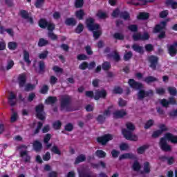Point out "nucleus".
I'll use <instances>...</instances> for the list:
<instances>
[{
  "instance_id": "f257e3e1",
  "label": "nucleus",
  "mask_w": 177,
  "mask_h": 177,
  "mask_svg": "<svg viewBox=\"0 0 177 177\" xmlns=\"http://www.w3.org/2000/svg\"><path fill=\"white\" fill-rule=\"evenodd\" d=\"M128 84L130 88H132V89L139 91L137 94L138 100H143L145 97H152V96L154 95V91H153V90H143V84L139 82H136L133 79H129Z\"/></svg>"
},
{
  "instance_id": "f03ea898",
  "label": "nucleus",
  "mask_w": 177,
  "mask_h": 177,
  "mask_svg": "<svg viewBox=\"0 0 177 177\" xmlns=\"http://www.w3.org/2000/svg\"><path fill=\"white\" fill-rule=\"evenodd\" d=\"M167 140L169 142H171V143H173L174 145H176L177 143V136H174V134L171 133H166L165 134V137H162L160 139L159 141V146L160 149L162 151H171L172 147L171 145H168V142H167Z\"/></svg>"
},
{
  "instance_id": "7ed1b4c3",
  "label": "nucleus",
  "mask_w": 177,
  "mask_h": 177,
  "mask_svg": "<svg viewBox=\"0 0 177 177\" xmlns=\"http://www.w3.org/2000/svg\"><path fill=\"white\" fill-rule=\"evenodd\" d=\"M86 26L88 31L93 32L95 39H98L100 35H102V32L99 30L100 29V25L99 24H95V19L92 17L87 18L86 19Z\"/></svg>"
},
{
  "instance_id": "20e7f679",
  "label": "nucleus",
  "mask_w": 177,
  "mask_h": 177,
  "mask_svg": "<svg viewBox=\"0 0 177 177\" xmlns=\"http://www.w3.org/2000/svg\"><path fill=\"white\" fill-rule=\"evenodd\" d=\"M169 21V19H166L165 21H160V24H156L153 29V32L154 34H158V39H164L167 37V35L165 34V28H167V24Z\"/></svg>"
},
{
  "instance_id": "39448f33",
  "label": "nucleus",
  "mask_w": 177,
  "mask_h": 177,
  "mask_svg": "<svg viewBox=\"0 0 177 177\" xmlns=\"http://www.w3.org/2000/svg\"><path fill=\"white\" fill-rule=\"evenodd\" d=\"M60 111L70 113L74 111V109L71 107V97L68 95H62L59 100Z\"/></svg>"
},
{
  "instance_id": "423d86ee",
  "label": "nucleus",
  "mask_w": 177,
  "mask_h": 177,
  "mask_svg": "<svg viewBox=\"0 0 177 177\" xmlns=\"http://www.w3.org/2000/svg\"><path fill=\"white\" fill-rule=\"evenodd\" d=\"M45 106L44 104H39V105L36 106L35 111H36V117L41 121H44L46 117H45V111H44Z\"/></svg>"
},
{
  "instance_id": "0eeeda50",
  "label": "nucleus",
  "mask_w": 177,
  "mask_h": 177,
  "mask_svg": "<svg viewBox=\"0 0 177 177\" xmlns=\"http://www.w3.org/2000/svg\"><path fill=\"white\" fill-rule=\"evenodd\" d=\"M122 133L125 139H127V140H131V142H138L139 139V137H138V136L135 134L133 135L132 132L128 131V129H123L122 130Z\"/></svg>"
},
{
  "instance_id": "6e6552de",
  "label": "nucleus",
  "mask_w": 177,
  "mask_h": 177,
  "mask_svg": "<svg viewBox=\"0 0 177 177\" xmlns=\"http://www.w3.org/2000/svg\"><path fill=\"white\" fill-rule=\"evenodd\" d=\"M156 0H130L127 1V5H133L134 6H145L147 3H153Z\"/></svg>"
},
{
  "instance_id": "1a4fd4ad",
  "label": "nucleus",
  "mask_w": 177,
  "mask_h": 177,
  "mask_svg": "<svg viewBox=\"0 0 177 177\" xmlns=\"http://www.w3.org/2000/svg\"><path fill=\"white\" fill-rule=\"evenodd\" d=\"M132 39L134 41H149L150 35L147 32H145L142 35L140 32L134 33L132 35Z\"/></svg>"
},
{
  "instance_id": "9d476101",
  "label": "nucleus",
  "mask_w": 177,
  "mask_h": 177,
  "mask_svg": "<svg viewBox=\"0 0 177 177\" xmlns=\"http://www.w3.org/2000/svg\"><path fill=\"white\" fill-rule=\"evenodd\" d=\"M148 62L149 63V67L153 71L157 70V66L158 65V57L156 55H151L148 58Z\"/></svg>"
},
{
  "instance_id": "9b49d317",
  "label": "nucleus",
  "mask_w": 177,
  "mask_h": 177,
  "mask_svg": "<svg viewBox=\"0 0 177 177\" xmlns=\"http://www.w3.org/2000/svg\"><path fill=\"white\" fill-rule=\"evenodd\" d=\"M110 140H113V136L110 133L105 134L97 138V142L100 143V145H102V146L106 145L107 142H110Z\"/></svg>"
},
{
  "instance_id": "f8f14e48",
  "label": "nucleus",
  "mask_w": 177,
  "mask_h": 177,
  "mask_svg": "<svg viewBox=\"0 0 177 177\" xmlns=\"http://www.w3.org/2000/svg\"><path fill=\"white\" fill-rule=\"evenodd\" d=\"M106 97H107V91L105 89L97 90L95 92V100H99L100 99H106Z\"/></svg>"
},
{
  "instance_id": "ddd939ff",
  "label": "nucleus",
  "mask_w": 177,
  "mask_h": 177,
  "mask_svg": "<svg viewBox=\"0 0 177 177\" xmlns=\"http://www.w3.org/2000/svg\"><path fill=\"white\" fill-rule=\"evenodd\" d=\"M8 100V104L11 107H15V106L17 104V96L12 91L10 92Z\"/></svg>"
},
{
  "instance_id": "4468645a",
  "label": "nucleus",
  "mask_w": 177,
  "mask_h": 177,
  "mask_svg": "<svg viewBox=\"0 0 177 177\" xmlns=\"http://www.w3.org/2000/svg\"><path fill=\"white\" fill-rule=\"evenodd\" d=\"M168 53L171 56V57H174L177 55V41H174L168 47Z\"/></svg>"
},
{
  "instance_id": "2eb2a0df",
  "label": "nucleus",
  "mask_w": 177,
  "mask_h": 177,
  "mask_svg": "<svg viewBox=\"0 0 177 177\" xmlns=\"http://www.w3.org/2000/svg\"><path fill=\"white\" fill-rule=\"evenodd\" d=\"M38 67L39 68H35V72L37 73V74H45V68H46V66L45 65V62L43 60L39 61L38 62Z\"/></svg>"
},
{
  "instance_id": "dca6fc26",
  "label": "nucleus",
  "mask_w": 177,
  "mask_h": 177,
  "mask_svg": "<svg viewBox=\"0 0 177 177\" xmlns=\"http://www.w3.org/2000/svg\"><path fill=\"white\" fill-rule=\"evenodd\" d=\"M18 82L19 88H23L27 82V75L26 73H21L18 76Z\"/></svg>"
},
{
  "instance_id": "f3484780",
  "label": "nucleus",
  "mask_w": 177,
  "mask_h": 177,
  "mask_svg": "<svg viewBox=\"0 0 177 177\" xmlns=\"http://www.w3.org/2000/svg\"><path fill=\"white\" fill-rule=\"evenodd\" d=\"M32 147L33 150H35L36 153H39V151H41L43 149L42 142L36 140L33 141Z\"/></svg>"
},
{
  "instance_id": "a211bd4d",
  "label": "nucleus",
  "mask_w": 177,
  "mask_h": 177,
  "mask_svg": "<svg viewBox=\"0 0 177 177\" xmlns=\"http://www.w3.org/2000/svg\"><path fill=\"white\" fill-rule=\"evenodd\" d=\"M151 171V167L149 162H145L143 165V171H141L140 175H145V174H150Z\"/></svg>"
},
{
  "instance_id": "6ab92c4d",
  "label": "nucleus",
  "mask_w": 177,
  "mask_h": 177,
  "mask_svg": "<svg viewBox=\"0 0 177 177\" xmlns=\"http://www.w3.org/2000/svg\"><path fill=\"white\" fill-rule=\"evenodd\" d=\"M128 158L129 160H135V158H136V156L133 153H123L119 156V160L120 161L121 160H127Z\"/></svg>"
},
{
  "instance_id": "aec40b11",
  "label": "nucleus",
  "mask_w": 177,
  "mask_h": 177,
  "mask_svg": "<svg viewBox=\"0 0 177 177\" xmlns=\"http://www.w3.org/2000/svg\"><path fill=\"white\" fill-rule=\"evenodd\" d=\"M160 160H161V161H163V162L167 161L168 165H172V164L175 162V158H174V156L167 157L165 156H162L160 157Z\"/></svg>"
},
{
  "instance_id": "412c9836",
  "label": "nucleus",
  "mask_w": 177,
  "mask_h": 177,
  "mask_svg": "<svg viewBox=\"0 0 177 177\" xmlns=\"http://www.w3.org/2000/svg\"><path fill=\"white\" fill-rule=\"evenodd\" d=\"M57 102V97L56 96H48L47 99L45 100L46 104H55Z\"/></svg>"
},
{
  "instance_id": "4be33fe9",
  "label": "nucleus",
  "mask_w": 177,
  "mask_h": 177,
  "mask_svg": "<svg viewBox=\"0 0 177 177\" xmlns=\"http://www.w3.org/2000/svg\"><path fill=\"white\" fill-rule=\"evenodd\" d=\"M64 23L66 26H71L72 27H74L77 26V20H75V19L73 17L66 18L65 19Z\"/></svg>"
},
{
  "instance_id": "5701e85b",
  "label": "nucleus",
  "mask_w": 177,
  "mask_h": 177,
  "mask_svg": "<svg viewBox=\"0 0 177 177\" xmlns=\"http://www.w3.org/2000/svg\"><path fill=\"white\" fill-rule=\"evenodd\" d=\"M23 55L24 62H25L28 66H30V64H31V60H30V53L27 50H24Z\"/></svg>"
},
{
  "instance_id": "b1692460",
  "label": "nucleus",
  "mask_w": 177,
  "mask_h": 177,
  "mask_svg": "<svg viewBox=\"0 0 177 177\" xmlns=\"http://www.w3.org/2000/svg\"><path fill=\"white\" fill-rule=\"evenodd\" d=\"M127 115V111L124 110L116 111L113 113L114 118H122V117H125Z\"/></svg>"
},
{
  "instance_id": "393cba45",
  "label": "nucleus",
  "mask_w": 177,
  "mask_h": 177,
  "mask_svg": "<svg viewBox=\"0 0 177 177\" xmlns=\"http://www.w3.org/2000/svg\"><path fill=\"white\" fill-rule=\"evenodd\" d=\"M132 49L134 50V52L140 53V55H143L145 53V50H143V47H142V46H139L138 44H133Z\"/></svg>"
},
{
  "instance_id": "a878e982",
  "label": "nucleus",
  "mask_w": 177,
  "mask_h": 177,
  "mask_svg": "<svg viewBox=\"0 0 177 177\" xmlns=\"http://www.w3.org/2000/svg\"><path fill=\"white\" fill-rule=\"evenodd\" d=\"M131 168L135 172H139V171L142 169V165H140L139 161L135 160L131 166Z\"/></svg>"
},
{
  "instance_id": "bb28decb",
  "label": "nucleus",
  "mask_w": 177,
  "mask_h": 177,
  "mask_svg": "<svg viewBox=\"0 0 177 177\" xmlns=\"http://www.w3.org/2000/svg\"><path fill=\"white\" fill-rule=\"evenodd\" d=\"M24 156H26V157L24 158V162H30V161H31V156H30V155H28V151H22L20 152V157H21L23 158L24 157Z\"/></svg>"
},
{
  "instance_id": "cd10ccee",
  "label": "nucleus",
  "mask_w": 177,
  "mask_h": 177,
  "mask_svg": "<svg viewBox=\"0 0 177 177\" xmlns=\"http://www.w3.org/2000/svg\"><path fill=\"white\" fill-rule=\"evenodd\" d=\"M75 15L78 20H84V17L85 16V11H84V10L82 9H80L79 10H77Z\"/></svg>"
},
{
  "instance_id": "c85d7f7f",
  "label": "nucleus",
  "mask_w": 177,
  "mask_h": 177,
  "mask_svg": "<svg viewBox=\"0 0 177 177\" xmlns=\"http://www.w3.org/2000/svg\"><path fill=\"white\" fill-rule=\"evenodd\" d=\"M149 147H150L149 145H144L141 147H139L137 149L138 154H145V151H146Z\"/></svg>"
},
{
  "instance_id": "c756f323",
  "label": "nucleus",
  "mask_w": 177,
  "mask_h": 177,
  "mask_svg": "<svg viewBox=\"0 0 177 177\" xmlns=\"http://www.w3.org/2000/svg\"><path fill=\"white\" fill-rule=\"evenodd\" d=\"M150 17L149 12H140L137 16L138 20H147Z\"/></svg>"
},
{
  "instance_id": "7c9ffc66",
  "label": "nucleus",
  "mask_w": 177,
  "mask_h": 177,
  "mask_svg": "<svg viewBox=\"0 0 177 177\" xmlns=\"http://www.w3.org/2000/svg\"><path fill=\"white\" fill-rule=\"evenodd\" d=\"M143 81L144 82H146V84H151V82H157V81H158V79L153 76H148L145 77Z\"/></svg>"
},
{
  "instance_id": "2f4dec72",
  "label": "nucleus",
  "mask_w": 177,
  "mask_h": 177,
  "mask_svg": "<svg viewBox=\"0 0 177 177\" xmlns=\"http://www.w3.org/2000/svg\"><path fill=\"white\" fill-rule=\"evenodd\" d=\"M120 17L121 19H123V20H131V15H129V12L127 11H122L120 13Z\"/></svg>"
},
{
  "instance_id": "473e14b6",
  "label": "nucleus",
  "mask_w": 177,
  "mask_h": 177,
  "mask_svg": "<svg viewBox=\"0 0 177 177\" xmlns=\"http://www.w3.org/2000/svg\"><path fill=\"white\" fill-rule=\"evenodd\" d=\"M86 160V156L84 154L79 155L75 160V164H80V162H84Z\"/></svg>"
},
{
  "instance_id": "72a5a7b5",
  "label": "nucleus",
  "mask_w": 177,
  "mask_h": 177,
  "mask_svg": "<svg viewBox=\"0 0 177 177\" xmlns=\"http://www.w3.org/2000/svg\"><path fill=\"white\" fill-rule=\"evenodd\" d=\"M37 45L39 48L46 46V45H49V41L45 39L44 38H40L39 39Z\"/></svg>"
},
{
  "instance_id": "f704fd0d",
  "label": "nucleus",
  "mask_w": 177,
  "mask_h": 177,
  "mask_svg": "<svg viewBox=\"0 0 177 177\" xmlns=\"http://www.w3.org/2000/svg\"><path fill=\"white\" fill-rule=\"evenodd\" d=\"M49 22H48V21H46V19H41L39 21V26L40 27V28H46Z\"/></svg>"
},
{
  "instance_id": "c9c22d12",
  "label": "nucleus",
  "mask_w": 177,
  "mask_h": 177,
  "mask_svg": "<svg viewBox=\"0 0 177 177\" xmlns=\"http://www.w3.org/2000/svg\"><path fill=\"white\" fill-rule=\"evenodd\" d=\"M114 39H117L118 41H124L125 36L122 33L115 32L113 35Z\"/></svg>"
},
{
  "instance_id": "e433bc0d",
  "label": "nucleus",
  "mask_w": 177,
  "mask_h": 177,
  "mask_svg": "<svg viewBox=\"0 0 177 177\" xmlns=\"http://www.w3.org/2000/svg\"><path fill=\"white\" fill-rule=\"evenodd\" d=\"M165 3L167 6H171V9H177V2L174 1V0H167Z\"/></svg>"
},
{
  "instance_id": "4c0bfd02",
  "label": "nucleus",
  "mask_w": 177,
  "mask_h": 177,
  "mask_svg": "<svg viewBox=\"0 0 177 177\" xmlns=\"http://www.w3.org/2000/svg\"><path fill=\"white\" fill-rule=\"evenodd\" d=\"M133 56V54L132 53V51H128L124 53L123 59L124 62H128L129 60H131V59H132Z\"/></svg>"
},
{
  "instance_id": "58836bf2",
  "label": "nucleus",
  "mask_w": 177,
  "mask_h": 177,
  "mask_svg": "<svg viewBox=\"0 0 177 177\" xmlns=\"http://www.w3.org/2000/svg\"><path fill=\"white\" fill-rule=\"evenodd\" d=\"M95 156H97L98 158H104L106 156H107V153L103 150H97L95 151Z\"/></svg>"
},
{
  "instance_id": "ea45409f",
  "label": "nucleus",
  "mask_w": 177,
  "mask_h": 177,
  "mask_svg": "<svg viewBox=\"0 0 177 177\" xmlns=\"http://www.w3.org/2000/svg\"><path fill=\"white\" fill-rule=\"evenodd\" d=\"M45 4V0H36L35 3V6L37 9H41V8L44 7Z\"/></svg>"
},
{
  "instance_id": "a19ab883",
  "label": "nucleus",
  "mask_w": 177,
  "mask_h": 177,
  "mask_svg": "<svg viewBox=\"0 0 177 177\" xmlns=\"http://www.w3.org/2000/svg\"><path fill=\"white\" fill-rule=\"evenodd\" d=\"M167 91L171 96H177V89L175 87L169 86Z\"/></svg>"
},
{
  "instance_id": "79ce46f5",
  "label": "nucleus",
  "mask_w": 177,
  "mask_h": 177,
  "mask_svg": "<svg viewBox=\"0 0 177 177\" xmlns=\"http://www.w3.org/2000/svg\"><path fill=\"white\" fill-rule=\"evenodd\" d=\"M53 128L55 129V131H59L60 128H62V122L60 120H56L53 123Z\"/></svg>"
},
{
  "instance_id": "37998d69",
  "label": "nucleus",
  "mask_w": 177,
  "mask_h": 177,
  "mask_svg": "<svg viewBox=\"0 0 177 177\" xmlns=\"http://www.w3.org/2000/svg\"><path fill=\"white\" fill-rule=\"evenodd\" d=\"M50 150L51 152L53 153L54 154H57V156H62V151L57 146H53Z\"/></svg>"
},
{
  "instance_id": "c03bdc74",
  "label": "nucleus",
  "mask_w": 177,
  "mask_h": 177,
  "mask_svg": "<svg viewBox=\"0 0 177 177\" xmlns=\"http://www.w3.org/2000/svg\"><path fill=\"white\" fill-rule=\"evenodd\" d=\"M102 68L104 70V71H108V70L111 68V64L109 62H104L102 64Z\"/></svg>"
},
{
  "instance_id": "a18cd8bd",
  "label": "nucleus",
  "mask_w": 177,
  "mask_h": 177,
  "mask_svg": "<svg viewBox=\"0 0 177 177\" xmlns=\"http://www.w3.org/2000/svg\"><path fill=\"white\" fill-rule=\"evenodd\" d=\"M128 30L131 32H138L139 28L136 24H131L128 26Z\"/></svg>"
},
{
  "instance_id": "49530a36",
  "label": "nucleus",
  "mask_w": 177,
  "mask_h": 177,
  "mask_svg": "<svg viewBox=\"0 0 177 177\" xmlns=\"http://www.w3.org/2000/svg\"><path fill=\"white\" fill-rule=\"evenodd\" d=\"M84 31V24L82 23L79 24L75 29V32L76 34H81Z\"/></svg>"
},
{
  "instance_id": "de8ad7c7",
  "label": "nucleus",
  "mask_w": 177,
  "mask_h": 177,
  "mask_svg": "<svg viewBox=\"0 0 177 177\" xmlns=\"http://www.w3.org/2000/svg\"><path fill=\"white\" fill-rule=\"evenodd\" d=\"M8 46L10 50H15V49L17 48V43H16V41H10Z\"/></svg>"
},
{
  "instance_id": "09e8293b",
  "label": "nucleus",
  "mask_w": 177,
  "mask_h": 177,
  "mask_svg": "<svg viewBox=\"0 0 177 177\" xmlns=\"http://www.w3.org/2000/svg\"><path fill=\"white\" fill-rule=\"evenodd\" d=\"M84 6V0H75V8L76 9H80Z\"/></svg>"
},
{
  "instance_id": "8fccbe9b",
  "label": "nucleus",
  "mask_w": 177,
  "mask_h": 177,
  "mask_svg": "<svg viewBox=\"0 0 177 177\" xmlns=\"http://www.w3.org/2000/svg\"><path fill=\"white\" fill-rule=\"evenodd\" d=\"M126 127L128 129V132H133L135 131V126L131 122L126 123Z\"/></svg>"
},
{
  "instance_id": "3c124183",
  "label": "nucleus",
  "mask_w": 177,
  "mask_h": 177,
  "mask_svg": "<svg viewBox=\"0 0 177 177\" xmlns=\"http://www.w3.org/2000/svg\"><path fill=\"white\" fill-rule=\"evenodd\" d=\"M49 91V86L44 84L40 89V93L42 95H46Z\"/></svg>"
},
{
  "instance_id": "603ef678",
  "label": "nucleus",
  "mask_w": 177,
  "mask_h": 177,
  "mask_svg": "<svg viewBox=\"0 0 177 177\" xmlns=\"http://www.w3.org/2000/svg\"><path fill=\"white\" fill-rule=\"evenodd\" d=\"M48 55H49V51L44 50L43 53L39 54L38 57L39 59L44 60V59H46L48 57Z\"/></svg>"
},
{
  "instance_id": "864d4df0",
  "label": "nucleus",
  "mask_w": 177,
  "mask_h": 177,
  "mask_svg": "<svg viewBox=\"0 0 177 177\" xmlns=\"http://www.w3.org/2000/svg\"><path fill=\"white\" fill-rule=\"evenodd\" d=\"M43 125L44 123H42V122H37V127L34 131V135H38V133H39V131H41V128H42Z\"/></svg>"
},
{
  "instance_id": "5fc2aeb1",
  "label": "nucleus",
  "mask_w": 177,
  "mask_h": 177,
  "mask_svg": "<svg viewBox=\"0 0 177 177\" xmlns=\"http://www.w3.org/2000/svg\"><path fill=\"white\" fill-rule=\"evenodd\" d=\"M79 176L80 177H91V173L87 172L85 170H81L79 171Z\"/></svg>"
},
{
  "instance_id": "6e6d98bb",
  "label": "nucleus",
  "mask_w": 177,
  "mask_h": 177,
  "mask_svg": "<svg viewBox=\"0 0 177 177\" xmlns=\"http://www.w3.org/2000/svg\"><path fill=\"white\" fill-rule=\"evenodd\" d=\"M20 15H21V17H22V19H24L25 20L26 19H28V17L30 16V15L28 14V12H27L25 10H21Z\"/></svg>"
},
{
  "instance_id": "4d7b16f0",
  "label": "nucleus",
  "mask_w": 177,
  "mask_h": 177,
  "mask_svg": "<svg viewBox=\"0 0 177 177\" xmlns=\"http://www.w3.org/2000/svg\"><path fill=\"white\" fill-rule=\"evenodd\" d=\"M96 16L97 17H99V19H107V14L102 11H98V12L96 14Z\"/></svg>"
},
{
  "instance_id": "13d9d810",
  "label": "nucleus",
  "mask_w": 177,
  "mask_h": 177,
  "mask_svg": "<svg viewBox=\"0 0 177 177\" xmlns=\"http://www.w3.org/2000/svg\"><path fill=\"white\" fill-rule=\"evenodd\" d=\"M160 103L161 106H162V107H165L166 109L168 108L169 106V101L167 100V99L165 98L160 100Z\"/></svg>"
},
{
  "instance_id": "bf43d9fd",
  "label": "nucleus",
  "mask_w": 177,
  "mask_h": 177,
  "mask_svg": "<svg viewBox=\"0 0 177 177\" xmlns=\"http://www.w3.org/2000/svg\"><path fill=\"white\" fill-rule=\"evenodd\" d=\"M168 15H169L168 10H165L161 11L159 13V17L160 19H165V17H167L168 16Z\"/></svg>"
},
{
  "instance_id": "052dcab7",
  "label": "nucleus",
  "mask_w": 177,
  "mask_h": 177,
  "mask_svg": "<svg viewBox=\"0 0 177 177\" xmlns=\"http://www.w3.org/2000/svg\"><path fill=\"white\" fill-rule=\"evenodd\" d=\"M35 89V85L32 84H27L25 86V91L26 92H30V91H34Z\"/></svg>"
},
{
  "instance_id": "680f3d73",
  "label": "nucleus",
  "mask_w": 177,
  "mask_h": 177,
  "mask_svg": "<svg viewBox=\"0 0 177 177\" xmlns=\"http://www.w3.org/2000/svg\"><path fill=\"white\" fill-rule=\"evenodd\" d=\"M153 125H154V120L150 119L145 123V129H149L151 127H153Z\"/></svg>"
},
{
  "instance_id": "e2e57ef3",
  "label": "nucleus",
  "mask_w": 177,
  "mask_h": 177,
  "mask_svg": "<svg viewBox=\"0 0 177 177\" xmlns=\"http://www.w3.org/2000/svg\"><path fill=\"white\" fill-rule=\"evenodd\" d=\"M64 129L67 132H71V131H73V129H74V126L71 123H68L65 125Z\"/></svg>"
},
{
  "instance_id": "0e129e2a",
  "label": "nucleus",
  "mask_w": 177,
  "mask_h": 177,
  "mask_svg": "<svg viewBox=\"0 0 177 177\" xmlns=\"http://www.w3.org/2000/svg\"><path fill=\"white\" fill-rule=\"evenodd\" d=\"M128 149H129V145L127 143H122L120 145V149L121 150V151H125L127 150H128Z\"/></svg>"
},
{
  "instance_id": "69168bd1",
  "label": "nucleus",
  "mask_w": 177,
  "mask_h": 177,
  "mask_svg": "<svg viewBox=\"0 0 177 177\" xmlns=\"http://www.w3.org/2000/svg\"><path fill=\"white\" fill-rule=\"evenodd\" d=\"M158 128L159 131H161L162 133V132H167L169 131L168 127H167V126L164 124H159Z\"/></svg>"
},
{
  "instance_id": "338daca9",
  "label": "nucleus",
  "mask_w": 177,
  "mask_h": 177,
  "mask_svg": "<svg viewBox=\"0 0 177 177\" xmlns=\"http://www.w3.org/2000/svg\"><path fill=\"white\" fill-rule=\"evenodd\" d=\"M122 92H124V91L120 86H115L113 88V93H115V95H121V93H122Z\"/></svg>"
},
{
  "instance_id": "774afa93",
  "label": "nucleus",
  "mask_w": 177,
  "mask_h": 177,
  "mask_svg": "<svg viewBox=\"0 0 177 177\" xmlns=\"http://www.w3.org/2000/svg\"><path fill=\"white\" fill-rule=\"evenodd\" d=\"M88 64L87 62H83L79 65L80 70H86L88 68Z\"/></svg>"
}]
</instances>
